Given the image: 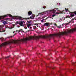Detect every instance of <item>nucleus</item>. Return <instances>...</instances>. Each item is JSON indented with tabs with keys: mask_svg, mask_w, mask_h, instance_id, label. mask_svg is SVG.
Segmentation results:
<instances>
[{
	"mask_svg": "<svg viewBox=\"0 0 76 76\" xmlns=\"http://www.w3.org/2000/svg\"><path fill=\"white\" fill-rule=\"evenodd\" d=\"M58 9V8L54 9L52 10H49L47 11V12L48 13H50V12H53V13H54L56 12V10H57Z\"/></svg>",
	"mask_w": 76,
	"mask_h": 76,
	"instance_id": "1",
	"label": "nucleus"
},
{
	"mask_svg": "<svg viewBox=\"0 0 76 76\" xmlns=\"http://www.w3.org/2000/svg\"><path fill=\"white\" fill-rule=\"evenodd\" d=\"M9 16L10 17H12V16L11 15H5L0 17V20H1V19H4V18H6V17H7V16Z\"/></svg>",
	"mask_w": 76,
	"mask_h": 76,
	"instance_id": "2",
	"label": "nucleus"
},
{
	"mask_svg": "<svg viewBox=\"0 0 76 76\" xmlns=\"http://www.w3.org/2000/svg\"><path fill=\"white\" fill-rule=\"evenodd\" d=\"M18 24L19 25H20L21 26H24L23 23V21H20V22H19Z\"/></svg>",
	"mask_w": 76,
	"mask_h": 76,
	"instance_id": "3",
	"label": "nucleus"
},
{
	"mask_svg": "<svg viewBox=\"0 0 76 76\" xmlns=\"http://www.w3.org/2000/svg\"><path fill=\"white\" fill-rule=\"evenodd\" d=\"M50 25V24L48 23H45L43 25V26H49Z\"/></svg>",
	"mask_w": 76,
	"mask_h": 76,
	"instance_id": "4",
	"label": "nucleus"
},
{
	"mask_svg": "<svg viewBox=\"0 0 76 76\" xmlns=\"http://www.w3.org/2000/svg\"><path fill=\"white\" fill-rule=\"evenodd\" d=\"M19 19V20H23V18L21 17L18 16L17 17V19Z\"/></svg>",
	"mask_w": 76,
	"mask_h": 76,
	"instance_id": "5",
	"label": "nucleus"
},
{
	"mask_svg": "<svg viewBox=\"0 0 76 76\" xmlns=\"http://www.w3.org/2000/svg\"><path fill=\"white\" fill-rule=\"evenodd\" d=\"M32 12L31 11H29L28 12V16H29V15H32Z\"/></svg>",
	"mask_w": 76,
	"mask_h": 76,
	"instance_id": "6",
	"label": "nucleus"
},
{
	"mask_svg": "<svg viewBox=\"0 0 76 76\" xmlns=\"http://www.w3.org/2000/svg\"><path fill=\"white\" fill-rule=\"evenodd\" d=\"M23 29H21L20 30H17L16 31V32H18V33H19L21 31H22Z\"/></svg>",
	"mask_w": 76,
	"mask_h": 76,
	"instance_id": "7",
	"label": "nucleus"
},
{
	"mask_svg": "<svg viewBox=\"0 0 76 76\" xmlns=\"http://www.w3.org/2000/svg\"><path fill=\"white\" fill-rule=\"evenodd\" d=\"M31 25L30 24H27V26L28 28H29V27L30 26H31Z\"/></svg>",
	"mask_w": 76,
	"mask_h": 76,
	"instance_id": "8",
	"label": "nucleus"
},
{
	"mask_svg": "<svg viewBox=\"0 0 76 76\" xmlns=\"http://www.w3.org/2000/svg\"><path fill=\"white\" fill-rule=\"evenodd\" d=\"M3 23L4 25H6L7 23L6 22V21H4L3 22Z\"/></svg>",
	"mask_w": 76,
	"mask_h": 76,
	"instance_id": "9",
	"label": "nucleus"
},
{
	"mask_svg": "<svg viewBox=\"0 0 76 76\" xmlns=\"http://www.w3.org/2000/svg\"><path fill=\"white\" fill-rule=\"evenodd\" d=\"M34 17H35L34 16L32 15V16H30V18L31 19H34Z\"/></svg>",
	"mask_w": 76,
	"mask_h": 76,
	"instance_id": "10",
	"label": "nucleus"
},
{
	"mask_svg": "<svg viewBox=\"0 0 76 76\" xmlns=\"http://www.w3.org/2000/svg\"><path fill=\"white\" fill-rule=\"evenodd\" d=\"M12 37V36L8 37L5 39L4 40L5 41V40L6 39H7V38H11Z\"/></svg>",
	"mask_w": 76,
	"mask_h": 76,
	"instance_id": "11",
	"label": "nucleus"
},
{
	"mask_svg": "<svg viewBox=\"0 0 76 76\" xmlns=\"http://www.w3.org/2000/svg\"><path fill=\"white\" fill-rule=\"evenodd\" d=\"M46 67H49V68H51V69H54V68H55V67H51L48 66H46Z\"/></svg>",
	"mask_w": 76,
	"mask_h": 76,
	"instance_id": "12",
	"label": "nucleus"
},
{
	"mask_svg": "<svg viewBox=\"0 0 76 76\" xmlns=\"http://www.w3.org/2000/svg\"><path fill=\"white\" fill-rule=\"evenodd\" d=\"M70 16L71 18H73V17L74 16V14H71L70 15Z\"/></svg>",
	"mask_w": 76,
	"mask_h": 76,
	"instance_id": "13",
	"label": "nucleus"
},
{
	"mask_svg": "<svg viewBox=\"0 0 76 76\" xmlns=\"http://www.w3.org/2000/svg\"><path fill=\"white\" fill-rule=\"evenodd\" d=\"M71 21H69L68 23H66L65 25H69V23H71Z\"/></svg>",
	"mask_w": 76,
	"mask_h": 76,
	"instance_id": "14",
	"label": "nucleus"
},
{
	"mask_svg": "<svg viewBox=\"0 0 76 76\" xmlns=\"http://www.w3.org/2000/svg\"><path fill=\"white\" fill-rule=\"evenodd\" d=\"M1 40L2 41H3L4 40V38L3 37L0 38V40Z\"/></svg>",
	"mask_w": 76,
	"mask_h": 76,
	"instance_id": "15",
	"label": "nucleus"
},
{
	"mask_svg": "<svg viewBox=\"0 0 76 76\" xmlns=\"http://www.w3.org/2000/svg\"><path fill=\"white\" fill-rule=\"evenodd\" d=\"M26 19V20H27V19H30V18H25Z\"/></svg>",
	"mask_w": 76,
	"mask_h": 76,
	"instance_id": "16",
	"label": "nucleus"
},
{
	"mask_svg": "<svg viewBox=\"0 0 76 76\" xmlns=\"http://www.w3.org/2000/svg\"><path fill=\"white\" fill-rule=\"evenodd\" d=\"M19 23V22L18 21H17L16 22L15 24L16 25H17V24H18V23Z\"/></svg>",
	"mask_w": 76,
	"mask_h": 76,
	"instance_id": "17",
	"label": "nucleus"
},
{
	"mask_svg": "<svg viewBox=\"0 0 76 76\" xmlns=\"http://www.w3.org/2000/svg\"><path fill=\"white\" fill-rule=\"evenodd\" d=\"M43 9H45V8H46V7H45V6H43Z\"/></svg>",
	"mask_w": 76,
	"mask_h": 76,
	"instance_id": "18",
	"label": "nucleus"
},
{
	"mask_svg": "<svg viewBox=\"0 0 76 76\" xmlns=\"http://www.w3.org/2000/svg\"><path fill=\"white\" fill-rule=\"evenodd\" d=\"M49 18H50V17H47L45 19V20H47V19H48Z\"/></svg>",
	"mask_w": 76,
	"mask_h": 76,
	"instance_id": "19",
	"label": "nucleus"
},
{
	"mask_svg": "<svg viewBox=\"0 0 76 76\" xmlns=\"http://www.w3.org/2000/svg\"><path fill=\"white\" fill-rule=\"evenodd\" d=\"M56 16V15H53L52 16V17H54Z\"/></svg>",
	"mask_w": 76,
	"mask_h": 76,
	"instance_id": "20",
	"label": "nucleus"
},
{
	"mask_svg": "<svg viewBox=\"0 0 76 76\" xmlns=\"http://www.w3.org/2000/svg\"><path fill=\"white\" fill-rule=\"evenodd\" d=\"M65 10H66V12H67V11H68V10H69V9H67L66 8H65Z\"/></svg>",
	"mask_w": 76,
	"mask_h": 76,
	"instance_id": "21",
	"label": "nucleus"
},
{
	"mask_svg": "<svg viewBox=\"0 0 76 76\" xmlns=\"http://www.w3.org/2000/svg\"><path fill=\"white\" fill-rule=\"evenodd\" d=\"M12 26H13V27L12 28H13L15 27V24H12Z\"/></svg>",
	"mask_w": 76,
	"mask_h": 76,
	"instance_id": "22",
	"label": "nucleus"
},
{
	"mask_svg": "<svg viewBox=\"0 0 76 76\" xmlns=\"http://www.w3.org/2000/svg\"><path fill=\"white\" fill-rule=\"evenodd\" d=\"M33 29H36V27H35V26H33Z\"/></svg>",
	"mask_w": 76,
	"mask_h": 76,
	"instance_id": "23",
	"label": "nucleus"
},
{
	"mask_svg": "<svg viewBox=\"0 0 76 76\" xmlns=\"http://www.w3.org/2000/svg\"><path fill=\"white\" fill-rule=\"evenodd\" d=\"M27 22H28V24H29V23H31V22L29 21H28Z\"/></svg>",
	"mask_w": 76,
	"mask_h": 76,
	"instance_id": "24",
	"label": "nucleus"
},
{
	"mask_svg": "<svg viewBox=\"0 0 76 76\" xmlns=\"http://www.w3.org/2000/svg\"><path fill=\"white\" fill-rule=\"evenodd\" d=\"M70 18V16H66V18Z\"/></svg>",
	"mask_w": 76,
	"mask_h": 76,
	"instance_id": "25",
	"label": "nucleus"
},
{
	"mask_svg": "<svg viewBox=\"0 0 76 76\" xmlns=\"http://www.w3.org/2000/svg\"><path fill=\"white\" fill-rule=\"evenodd\" d=\"M72 64H73V65H74L75 64V62H73V63H72Z\"/></svg>",
	"mask_w": 76,
	"mask_h": 76,
	"instance_id": "26",
	"label": "nucleus"
},
{
	"mask_svg": "<svg viewBox=\"0 0 76 76\" xmlns=\"http://www.w3.org/2000/svg\"><path fill=\"white\" fill-rule=\"evenodd\" d=\"M69 70L70 72H71V70H73V69H69Z\"/></svg>",
	"mask_w": 76,
	"mask_h": 76,
	"instance_id": "27",
	"label": "nucleus"
},
{
	"mask_svg": "<svg viewBox=\"0 0 76 76\" xmlns=\"http://www.w3.org/2000/svg\"><path fill=\"white\" fill-rule=\"evenodd\" d=\"M60 20H61V21H62V20H63L62 19V18H60Z\"/></svg>",
	"mask_w": 76,
	"mask_h": 76,
	"instance_id": "28",
	"label": "nucleus"
},
{
	"mask_svg": "<svg viewBox=\"0 0 76 76\" xmlns=\"http://www.w3.org/2000/svg\"><path fill=\"white\" fill-rule=\"evenodd\" d=\"M59 13H58V12H57L56 13V14H59Z\"/></svg>",
	"mask_w": 76,
	"mask_h": 76,
	"instance_id": "29",
	"label": "nucleus"
},
{
	"mask_svg": "<svg viewBox=\"0 0 76 76\" xmlns=\"http://www.w3.org/2000/svg\"><path fill=\"white\" fill-rule=\"evenodd\" d=\"M9 57H10V56L7 57L6 58H9Z\"/></svg>",
	"mask_w": 76,
	"mask_h": 76,
	"instance_id": "30",
	"label": "nucleus"
},
{
	"mask_svg": "<svg viewBox=\"0 0 76 76\" xmlns=\"http://www.w3.org/2000/svg\"><path fill=\"white\" fill-rule=\"evenodd\" d=\"M41 22H44V20H41Z\"/></svg>",
	"mask_w": 76,
	"mask_h": 76,
	"instance_id": "31",
	"label": "nucleus"
},
{
	"mask_svg": "<svg viewBox=\"0 0 76 76\" xmlns=\"http://www.w3.org/2000/svg\"><path fill=\"white\" fill-rule=\"evenodd\" d=\"M58 28H60L61 27V26H59L58 27Z\"/></svg>",
	"mask_w": 76,
	"mask_h": 76,
	"instance_id": "32",
	"label": "nucleus"
},
{
	"mask_svg": "<svg viewBox=\"0 0 76 76\" xmlns=\"http://www.w3.org/2000/svg\"><path fill=\"white\" fill-rule=\"evenodd\" d=\"M1 27L0 26V30H1Z\"/></svg>",
	"mask_w": 76,
	"mask_h": 76,
	"instance_id": "33",
	"label": "nucleus"
},
{
	"mask_svg": "<svg viewBox=\"0 0 76 76\" xmlns=\"http://www.w3.org/2000/svg\"><path fill=\"white\" fill-rule=\"evenodd\" d=\"M74 13H75V15H76V12H74Z\"/></svg>",
	"mask_w": 76,
	"mask_h": 76,
	"instance_id": "34",
	"label": "nucleus"
},
{
	"mask_svg": "<svg viewBox=\"0 0 76 76\" xmlns=\"http://www.w3.org/2000/svg\"><path fill=\"white\" fill-rule=\"evenodd\" d=\"M5 73V72H3V74H2L3 75H4Z\"/></svg>",
	"mask_w": 76,
	"mask_h": 76,
	"instance_id": "35",
	"label": "nucleus"
},
{
	"mask_svg": "<svg viewBox=\"0 0 76 76\" xmlns=\"http://www.w3.org/2000/svg\"><path fill=\"white\" fill-rule=\"evenodd\" d=\"M25 29H27V27H25Z\"/></svg>",
	"mask_w": 76,
	"mask_h": 76,
	"instance_id": "36",
	"label": "nucleus"
},
{
	"mask_svg": "<svg viewBox=\"0 0 76 76\" xmlns=\"http://www.w3.org/2000/svg\"><path fill=\"white\" fill-rule=\"evenodd\" d=\"M39 14H42V13H39Z\"/></svg>",
	"mask_w": 76,
	"mask_h": 76,
	"instance_id": "37",
	"label": "nucleus"
},
{
	"mask_svg": "<svg viewBox=\"0 0 76 76\" xmlns=\"http://www.w3.org/2000/svg\"><path fill=\"white\" fill-rule=\"evenodd\" d=\"M23 23H25V22L24 21H23Z\"/></svg>",
	"mask_w": 76,
	"mask_h": 76,
	"instance_id": "38",
	"label": "nucleus"
},
{
	"mask_svg": "<svg viewBox=\"0 0 76 76\" xmlns=\"http://www.w3.org/2000/svg\"><path fill=\"white\" fill-rule=\"evenodd\" d=\"M37 48L36 47H34V49H35V48Z\"/></svg>",
	"mask_w": 76,
	"mask_h": 76,
	"instance_id": "39",
	"label": "nucleus"
},
{
	"mask_svg": "<svg viewBox=\"0 0 76 76\" xmlns=\"http://www.w3.org/2000/svg\"><path fill=\"white\" fill-rule=\"evenodd\" d=\"M61 76H64V75H61Z\"/></svg>",
	"mask_w": 76,
	"mask_h": 76,
	"instance_id": "40",
	"label": "nucleus"
},
{
	"mask_svg": "<svg viewBox=\"0 0 76 76\" xmlns=\"http://www.w3.org/2000/svg\"><path fill=\"white\" fill-rule=\"evenodd\" d=\"M55 26H57V24H55Z\"/></svg>",
	"mask_w": 76,
	"mask_h": 76,
	"instance_id": "41",
	"label": "nucleus"
},
{
	"mask_svg": "<svg viewBox=\"0 0 76 76\" xmlns=\"http://www.w3.org/2000/svg\"><path fill=\"white\" fill-rule=\"evenodd\" d=\"M69 50H70V51H71V50H72V49H69Z\"/></svg>",
	"mask_w": 76,
	"mask_h": 76,
	"instance_id": "42",
	"label": "nucleus"
},
{
	"mask_svg": "<svg viewBox=\"0 0 76 76\" xmlns=\"http://www.w3.org/2000/svg\"><path fill=\"white\" fill-rule=\"evenodd\" d=\"M32 28V27H30V29H31Z\"/></svg>",
	"mask_w": 76,
	"mask_h": 76,
	"instance_id": "43",
	"label": "nucleus"
},
{
	"mask_svg": "<svg viewBox=\"0 0 76 76\" xmlns=\"http://www.w3.org/2000/svg\"><path fill=\"white\" fill-rule=\"evenodd\" d=\"M14 32H15V31H13V34H14V33H14Z\"/></svg>",
	"mask_w": 76,
	"mask_h": 76,
	"instance_id": "44",
	"label": "nucleus"
},
{
	"mask_svg": "<svg viewBox=\"0 0 76 76\" xmlns=\"http://www.w3.org/2000/svg\"><path fill=\"white\" fill-rule=\"evenodd\" d=\"M52 27V28H54V26H53Z\"/></svg>",
	"mask_w": 76,
	"mask_h": 76,
	"instance_id": "45",
	"label": "nucleus"
},
{
	"mask_svg": "<svg viewBox=\"0 0 76 76\" xmlns=\"http://www.w3.org/2000/svg\"><path fill=\"white\" fill-rule=\"evenodd\" d=\"M16 35V34H14V35Z\"/></svg>",
	"mask_w": 76,
	"mask_h": 76,
	"instance_id": "46",
	"label": "nucleus"
},
{
	"mask_svg": "<svg viewBox=\"0 0 76 76\" xmlns=\"http://www.w3.org/2000/svg\"><path fill=\"white\" fill-rule=\"evenodd\" d=\"M64 48H66V47H64Z\"/></svg>",
	"mask_w": 76,
	"mask_h": 76,
	"instance_id": "47",
	"label": "nucleus"
},
{
	"mask_svg": "<svg viewBox=\"0 0 76 76\" xmlns=\"http://www.w3.org/2000/svg\"><path fill=\"white\" fill-rule=\"evenodd\" d=\"M31 31H34V30H32Z\"/></svg>",
	"mask_w": 76,
	"mask_h": 76,
	"instance_id": "48",
	"label": "nucleus"
},
{
	"mask_svg": "<svg viewBox=\"0 0 76 76\" xmlns=\"http://www.w3.org/2000/svg\"><path fill=\"white\" fill-rule=\"evenodd\" d=\"M50 55H50V54H49V56H50Z\"/></svg>",
	"mask_w": 76,
	"mask_h": 76,
	"instance_id": "49",
	"label": "nucleus"
},
{
	"mask_svg": "<svg viewBox=\"0 0 76 76\" xmlns=\"http://www.w3.org/2000/svg\"><path fill=\"white\" fill-rule=\"evenodd\" d=\"M65 19V18H64V20Z\"/></svg>",
	"mask_w": 76,
	"mask_h": 76,
	"instance_id": "50",
	"label": "nucleus"
},
{
	"mask_svg": "<svg viewBox=\"0 0 76 76\" xmlns=\"http://www.w3.org/2000/svg\"><path fill=\"white\" fill-rule=\"evenodd\" d=\"M39 54H40V53H39Z\"/></svg>",
	"mask_w": 76,
	"mask_h": 76,
	"instance_id": "51",
	"label": "nucleus"
},
{
	"mask_svg": "<svg viewBox=\"0 0 76 76\" xmlns=\"http://www.w3.org/2000/svg\"><path fill=\"white\" fill-rule=\"evenodd\" d=\"M58 11H59V10H58Z\"/></svg>",
	"mask_w": 76,
	"mask_h": 76,
	"instance_id": "52",
	"label": "nucleus"
},
{
	"mask_svg": "<svg viewBox=\"0 0 76 76\" xmlns=\"http://www.w3.org/2000/svg\"><path fill=\"white\" fill-rule=\"evenodd\" d=\"M45 51H46V50H45Z\"/></svg>",
	"mask_w": 76,
	"mask_h": 76,
	"instance_id": "53",
	"label": "nucleus"
},
{
	"mask_svg": "<svg viewBox=\"0 0 76 76\" xmlns=\"http://www.w3.org/2000/svg\"><path fill=\"white\" fill-rule=\"evenodd\" d=\"M67 48H68V47H67Z\"/></svg>",
	"mask_w": 76,
	"mask_h": 76,
	"instance_id": "54",
	"label": "nucleus"
},
{
	"mask_svg": "<svg viewBox=\"0 0 76 76\" xmlns=\"http://www.w3.org/2000/svg\"><path fill=\"white\" fill-rule=\"evenodd\" d=\"M62 25H63V24Z\"/></svg>",
	"mask_w": 76,
	"mask_h": 76,
	"instance_id": "55",
	"label": "nucleus"
}]
</instances>
